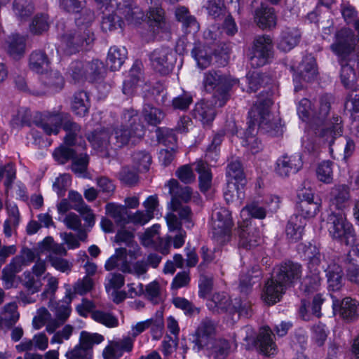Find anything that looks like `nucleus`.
<instances>
[{
  "instance_id": "obj_1",
  "label": "nucleus",
  "mask_w": 359,
  "mask_h": 359,
  "mask_svg": "<svg viewBox=\"0 0 359 359\" xmlns=\"http://www.w3.org/2000/svg\"><path fill=\"white\" fill-rule=\"evenodd\" d=\"M271 104V99L259 98L249 112L250 121L242 144L253 154L259 152L262 149V143L256 137V124L261 130L271 133L273 135L282 132L280 118L278 116H272L270 114L269 108Z\"/></svg>"
},
{
  "instance_id": "obj_2",
  "label": "nucleus",
  "mask_w": 359,
  "mask_h": 359,
  "mask_svg": "<svg viewBox=\"0 0 359 359\" xmlns=\"http://www.w3.org/2000/svg\"><path fill=\"white\" fill-rule=\"evenodd\" d=\"M79 12L81 13L75 20L76 29L62 36V48L67 55L78 52L81 48L90 45L95 39L94 33L90 27L94 20L93 12L85 7Z\"/></svg>"
},
{
  "instance_id": "obj_3",
  "label": "nucleus",
  "mask_w": 359,
  "mask_h": 359,
  "mask_svg": "<svg viewBox=\"0 0 359 359\" xmlns=\"http://www.w3.org/2000/svg\"><path fill=\"white\" fill-rule=\"evenodd\" d=\"M330 104L327 97H322L318 111L313 112L315 123L313 127L315 134L331 147L334 140L341 136L342 126L341 119L339 116H333L328 121L324 120L330 111Z\"/></svg>"
},
{
  "instance_id": "obj_4",
  "label": "nucleus",
  "mask_w": 359,
  "mask_h": 359,
  "mask_svg": "<svg viewBox=\"0 0 359 359\" xmlns=\"http://www.w3.org/2000/svg\"><path fill=\"white\" fill-rule=\"evenodd\" d=\"M216 324L209 318L203 319L197 327L194 335L193 348L197 351L202 349H213L220 355L226 354L229 348L226 340H215Z\"/></svg>"
},
{
  "instance_id": "obj_5",
  "label": "nucleus",
  "mask_w": 359,
  "mask_h": 359,
  "mask_svg": "<svg viewBox=\"0 0 359 359\" xmlns=\"http://www.w3.org/2000/svg\"><path fill=\"white\" fill-rule=\"evenodd\" d=\"M123 123L114 129V144L118 147H122L130 143L134 144L137 140L144 135L143 126L139 121L137 113L133 109H129L123 114Z\"/></svg>"
},
{
  "instance_id": "obj_6",
  "label": "nucleus",
  "mask_w": 359,
  "mask_h": 359,
  "mask_svg": "<svg viewBox=\"0 0 359 359\" xmlns=\"http://www.w3.org/2000/svg\"><path fill=\"white\" fill-rule=\"evenodd\" d=\"M237 83L231 76L222 74L217 71H210L204 74L203 85L206 91L215 90V104L222 107L229 98L228 91Z\"/></svg>"
},
{
  "instance_id": "obj_7",
  "label": "nucleus",
  "mask_w": 359,
  "mask_h": 359,
  "mask_svg": "<svg viewBox=\"0 0 359 359\" xmlns=\"http://www.w3.org/2000/svg\"><path fill=\"white\" fill-rule=\"evenodd\" d=\"M241 337L246 342V348L251 349L258 347L266 355H274L276 353V345L272 339V332L269 327L260 328L257 335L255 330L250 326L243 327L241 331Z\"/></svg>"
},
{
  "instance_id": "obj_8",
  "label": "nucleus",
  "mask_w": 359,
  "mask_h": 359,
  "mask_svg": "<svg viewBox=\"0 0 359 359\" xmlns=\"http://www.w3.org/2000/svg\"><path fill=\"white\" fill-rule=\"evenodd\" d=\"M325 228L333 239L344 243L346 245L352 243L355 240L353 227L341 212L332 211L326 219Z\"/></svg>"
},
{
  "instance_id": "obj_9",
  "label": "nucleus",
  "mask_w": 359,
  "mask_h": 359,
  "mask_svg": "<svg viewBox=\"0 0 359 359\" xmlns=\"http://www.w3.org/2000/svg\"><path fill=\"white\" fill-rule=\"evenodd\" d=\"M233 222L229 210L215 207L212 213V229L215 241L224 244L230 241Z\"/></svg>"
},
{
  "instance_id": "obj_10",
  "label": "nucleus",
  "mask_w": 359,
  "mask_h": 359,
  "mask_svg": "<svg viewBox=\"0 0 359 359\" xmlns=\"http://www.w3.org/2000/svg\"><path fill=\"white\" fill-rule=\"evenodd\" d=\"M64 130L67 132L65 137V146H60L53 152V156L55 161L59 163L64 164L70 159H73L76 155V151L69 147L77 143L78 138L80 137L81 128L76 123L67 121L64 123Z\"/></svg>"
},
{
  "instance_id": "obj_11",
  "label": "nucleus",
  "mask_w": 359,
  "mask_h": 359,
  "mask_svg": "<svg viewBox=\"0 0 359 359\" xmlns=\"http://www.w3.org/2000/svg\"><path fill=\"white\" fill-rule=\"evenodd\" d=\"M306 254L309 259V269L312 274L306 277L303 285L305 292L311 293L317 291L320 286L321 278L319 273L322 264L321 255L315 246H310L306 250Z\"/></svg>"
},
{
  "instance_id": "obj_12",
  "label": "nucleus",
  "mask_w": 359,
  "mask_h": 359,
  "mask_svg": "<svg viewBox=\"0 0 359 359\" xmlns=\"http://www.w3.org/2000/svg\"><path fill=\"white\" fill-rule=\"evenodd\" d=\"M273 41L269 35L257 36L253 42L250 64L253 67L266 65L273 55Z\"/></svg>"
},
{
  "instance_id": "obj_13",
  "label": "nucleus",
  "mask_w": 359,
  "mask_h": 359,
  "mask_svg": "<svg viewBox=\"0 0 359 359\" xmlns=\"http://www.w3.org/2000/svg\"><path fill=\"white\" fill-rule=\"evenodd\" d=\"M356 38L349 29H342L335 35V40L331 45V50L339 57L346 59L355 49Z\"/></svg>"
},
{
  "instance_id": "obj_14",
  "label": "nucleus",
  "mask_w": 359,
  "mask_h": 359,
  "mask_svg": "<svg viewBox=\"0 0 359 359\" xmlns=\"http://www.w3.org/2000/svg\"><path fill=\"white\" fill-rule=\"evenodd\" d=\"M150 61L153 69L162 75L168 74L173 68V57L168 48L155 49L150 55Z\"/></svg>"
},
{
  "instance_id": "obj_15",
  "label": "nucleus",
  "mask_w": 359,
  "mask_h": 359,
  "mask_svg": "<svg viewBox=\"0 0 359 359\" xmlns=\"http://www.w3.org/2000/svg\"><path fill=\"white\" fill-rule=\"evenodd\" d=\"M275 277L286 287L292 286L302 276V266L291 262H285L278 266Z\"/></svg>"
},
{
  "instance_id": "obj_16",
  "label": "nucleus",
  "mask_w": 359,
  "mask_h": 359,
  "mask_svg": "<svg viewBox=\"0 0 359 359\" xmlns=\"http://www.w3.org/2000/svg\"><path fill=\"white\" fill-rule=\"evenodd\" d=\"M133 349L132 340L125 338L108 341L107 345L102 351L104 359H120L125 352L130 353Z\"/></svg>"
},
{
  "instance_id": "obj_17",
  "label": "nucleus",
  "mask_w": 359,
  "mask_h": 359,
  "mask_svg": "<svg viewBox=\"0 0 359 359\" xmlns=\"http://www.w3.org/2000/svg\"><path fill=\"white\" fill-rule=\"evenodd\" d=\"M62 116L58 111H47L42 114L40 118L36 119V126L43 130L48 135H57L60 130Z\"/></svg>"
},
{
  "instance_id": "obj_18",
  "label": "nucleus",
  "mask_w": 359,
  "mask_h": 359,
  "mask_svg": "<svg viewBox=\"0 0 359 359\" xmlns=\"http://www.w3.org/2000/svg\"><path fill=\"white\" fill-rule=\"evenodd\" d=\"M276 172L282 177H287L297 172L302 167L303 162L299 154L283 155L276 163Z\"/></svg>"
},
{
  "instance_id": "obj_19",
  "label": "nucleus",
  "mask_w": 359,
  "mask_h": 359,
  "mask_svg": "<svg viewBox=\"0 0 359 359\" xmlns=\"http://www.w3.org/2000/svg\"><path fill=\"white\" fill-rule=\"evenodd\" d=\"M333 307L344 320H353L359 316V303L350 297L341 302L333 299Z\"/></svg>"
},
{
  "instance_id": "obj_20",
  "label": "nucleus",
  "mask_w": 359,
  "mask_h": 359,
  "mask_svg": "<svg viewBox=\"0 0 359 359\" xmlns=\"http://www.w3.org/2000/svg\"><path fill=\"white\" fill-rule=\"evenodd\" d=\"M286 288L285 285L278 281L274 276L266 282L262 294V299L269 305L274 304L280 300Z\"/></svg>"
},
{
  "instance_id": "obj_21",
  "label": "nucleus",
  "mask_w": 359,
  "mask_h": 359,
  "mask_svg": "<svg viewBox=\"0 0 359 359\" xmlns=\"http://www.w3.org/2000/svg\"><path fill=\"white\" fill-rule=\"evenodd\" d=\"M166 186L169 188V194L172 196L170 204L172 211H175L179 209L180 203L178 198H180L184 202H187L191 198V190L190 187H180L179 183L176 180H170L166 184Z\"/></svg>"
},
{
  "instance_id": "obj_22",
  "label": "nucleus",
  "mask_w": 359,
  "mask_h": 359,
  "mask_svg": "<svg viewBox=\"0 0 359 359\" xmlns=\"http://www.w3.org/2000/svg\"><path fill=\"white\" fill-rule=\"evenodd\" d=\"M239 229V245L244 248H251L259 245L260 243L259 231L250 225L246 227V224L238 222Z\"/></svg>"
},
{
  "instance_id": "obj_23",
  "label": "nucleus",
  "mask_w": 359,
  "mask_h": 359,
  "mask_svg": "<svg viewBox=\"0 0 359 359\" xmlns=\"http://www.w3.org/2000/svg\"><path fill=\"white\" fill-rule=\"evenodd\" d=\"M351 198L349 188L346 184L334 186L330 191V205L335 209L342 211L348 207Z\"/></svg>"
},
{
  "instance_id": "obj_24",
  "label": "nucleus",
  "mask_w": 359,
  "mask_h": 359,
  "mask_svg": "<svg viewBox=\"0 0 359 359\" xmlns=\"http://www.w3.org/2000/svg\"><path fill=\"white\" fill-rule=\"evenodd\" d=\"M148 18L154 32L157 34L164 32L170 28L169 23L165 17L164 11L158 4L149 8Z\"/></svg>"
},
{
  "instance_id": "obj_25",
  "label": "nucleus",
  "mask_w": 359,
  "mask_h": 359,
  "mask_svg": "<svg viewBox=\"0 0 359 359\" xmlns=\"http://www.w3.org/2000/svg\"><path fill=\"white\" fill-rule=\"evenodd\" d=\"M324 260L321 268L324 269L327 278L328 289L332 291H338L342 287V270L341 267L332 262L329 264Z\"/></svg>"
},
{
  "instance_id": "obj_26",
  "label": "nucleus",
  "mask_w": 359,
  "mask_h": 359,
  "mask_svg": "<svg viewBox=\"0 0 359 359\" xmlns=\"http://www.w3.org/2000/svg\"><path fill=\"white\" fill-rule=\"evenodd\" d=\"M104 268L107 271H111L117 268L124 273H131V267L128 260H127L126 249H117L115 255L107 260Z\"/></svg>"
},
{
  "instance_id": "obj_27",
  "label": "nucleus",
  "mask_w": 359,
  "mask_h": 359,
  "mask_svg": "<svg viewBox=\"0 0 359 359\" xmlns=\"http://www.w3.org/2000/svg\"><path fill=\"white\" fill-rule=\"evenodd\" d=\"M301 34L296 28L284 29L278 41V48L283 52H288L294 48L299 42Z\"/></svg>"
},
{
  "instance_id": "obj_28",
  "label": "nucleus",
  "mask_w": 359,
  "mask_h": 359,
  "mask_svg": "<svg viewBox=\"0 0 359 359\" xmlns=\"http://www.w3.org/2000/svg\"><path fill=\"white\" fill-rule=\"evenodd\" d=\"M72 301V293L71 290H67L62 300L59 302H50L49 307L56 316V318L64 323L69 316L71 313L70 304Z\"/></svg>"
},
{
  "instance_id": "obj_29",
  "label": "nucleus",
  "mask_w": 359,
  "mask_h": 359,
  "mask_svg": "<svg viewBox=\"0 0 359 359\" xmlns=\"http://www.w3.org/2000/svg\"><path fill=\"white\" fill-rule=\"evenodd\" d=\"M245 187L239 183L228 181L226 187L224 191V197L226 203H234L240 206L245 198Z\"/></svg>"
},
{
  "instance_id": "obj_30",
  "label": "nucleus",
  "mask_w": 359,
  "mask_h": 359,
  "mask_svg": "<svg viewBox=\"0 0 359 359\" xmlns=\"http://www.w3.org/2000/svg\"><path fill=\"white\" fill-rule=\"evenodd\" d=\"M317 75L316 63L313 57H306L298 67V72L294 75L295 82L302 79L309 82L313 81Z\"/></svg>"
},
{
  "instance_id": "obj_31",
  "label": "nucleus",
  "mask_w": 359,
  "mask_h": 359,
  "mask_svg": "<svg viewBox=\"0 0 359 359\" xmlns=\"http://www.w3.org/2000/svg\"><path fill=\"white\" fill-rule=\"evenodd\" d=\"M50 60L42 50L33 51L29 56V67L37 74H45L50 68Z\"/></svg>"
},
{
  "instance_id": "obj_32",
  "label": "nucleus",
  "mask_w": 359,
  "mask_h": 359,
  "mask_svg": "<svg viewBox=\"0 0 359 359\" xmlns=\"http://www.w3.org/2000/svg\"><path fill=\"white\" fill-rule=\"evenodd\" d=\"M110 133L106 129L95 130L87 137L93 148L98 152H104L110 146Z\"/></svg>"
},
{
  "instance_id": "obj_33",
  "label": "nucleus",
  "mask_w": 359,
  "mask_h": 359,
  "mask_svg": "<svg viewBox=\"0 0 359 359\" xmlns=\"http://www.w3.org/2000/svg\"><path fill=\"white\" fill-rule=\"evenodd\" d=\"M118 11L125 20L131 25L140 23L144 16L142 10L133 2L124 4Z\"/></svg>"
},
{
  "instance_id": "obj_34",
  "label": "nucleus",
  "mask_w": 359,
  "mask_h": 359,
  "mask_svg": "<svg viewBox=\"0 0 359 359\" xmlns=\"http://www.w3.org/2000/svg\"><path fill=\"white\" fill-rule=\"evenodd\" d=\"M127 50L125 47L112 46L108 52L107 65L111 71L118 70L127 57Z\"/></svg>"
},
{
  "instance_id": "obj_35",
  "label": "nucleus",
  "mask_w": 359,
  "mask_h": 359,
  "mask_svg": "<svg viewBox=\"0 0 359 359\" xmlns=\"http://www.w3.org/2000/svg\"><path fill=\"white\" fill-rule=\"evenodd\" d=\"M90 107L89 97L86 92L80 90L75 93L71 102L72 111L77 116H84Z\"/></svg>"
},
{
  "instance_id": "obj_36",
  "label": "nucleus",
  "mask_w": 359,
  "mask_h": 359,
  "mask_svg": "<svg viewBox=\"0 0 359 359\" xmlns=\"http://www.w3.org/2000/svg\"><path fill=\"white\" fill-rule=\"evenodd\" d=\"M306 221L298 215H293L286 226V236L289 240L296 242L302 237Z\"/></svg>"
},
{
  "instance_id": "obj_37",
  "label": "nucleus",
  "mask_w": 359,
  "mask_h": 359,
  "mask_svg": "<svg viewBox=\"0 0 359 359\" xmlns=\"http://www.w3.org/2000/svg\"><path fill=\"white\" fill-rule=\"evenodd\" d=\"M194 114L205 125L209 124L214 120L216 112L212 102L202 101L196 104Z\"/></svg>"
},
{
  "instance_id": "obj_38",
  "label": "nucleus",
  "mask_w": 359,
  "mask_h": 359,
  "mask_svg": "<svg viewBox=\"0 0 359 359\" xmlns=\"http://www.w3.org/2000/svg\"><path fill=\"white\" fill-rule=\"evenodd\" d=\"M7 50L13 59H19L22 57L25 52L26 38L19 34L10 36L7 41Z\"/></svg>"
},
{
  "instance_id": "obj_39",
  "label": "nucleus",
  "mask_w": 359,
  "mask_h": 359,
  "mask_svg": "<svg viewBox=\"0 0 359 359\" xmlns=\"http://www.w3.org/2000/svg\"><path fill=\"white\" fill-rule=\"evenodd\" d=\"M241 222L246 224V227L250 225L251 218L262 219L266 217V210L257 202H252L246 205L241 211Z\"/></svg>"
},
{
  "instance_id": "obj_40",
  "label": "nucleus",
  "mask_w": 359,
  "mask_h": 359,
  "mask_svg": "<svg viewBox=\"0 0 359 359\" xmlns=\"http://www.w3.org/2000/svg\"><path fill=\"white\" fill-rule=\"evenodd\" d=\"M105 209L106 213L114 219L118 226L124 227L129 223V213L126 206L108 203Z\"/></svg>"
},
{
  "instance_id": "obj_41",
  "label": "nucleus",
  "mask_w": 359,
  "mask_h": 359,
  "mask_svg": "<svg viewBox=\"0 0 359 359\" xmlns=\"http://www.w3.org/2000/svg\"><path fill=\"white\" fill-rule=\"evenodd\" d=\"M6 210L8 218L4 223V233L7 237H11L13 230L17 228L20 221L19 210L15 204H7Z\"/></svg>"
},
{
  "instance_id": "obj_42",
  "label": "nucleus",
  "mask_w": 359,
  "mask_h": 359,
  "mask_svg": "<svg viewBox=\"0 0 359 359\" xmlns=\"http://www.w3.org/2000/svg\"><path fill=\"white\" fill-rule=\"evenodd\" d=\"M255 21L262 29L275 27L276 17L274 11L271 8L261 7L256 11Z\"/></svg>"
},
{
  "instance_id": "obj_43",
  "label": "nucleus",
  "mask_w": 359,
  "mask_h": 359,
  "mask_svg": "<svg viewBox=\"0 0 359 359\" xmlns=\"http://www.w3.org/2000/svg\"><path fill=\"white\" fill-rule=\"evenodd\" d=\"M0 316L4 321L6 328H11L20 318L17 304L15 302L5 304L1 310Z\"/></svg>"
},
{
  "instance_id": "obj_44",
  "label": "nucleus",
  "mask_w": 359,
  "mask_h": 359,
  "mask_svg": "<svg viewBox=\"0 0 359 359\" xmlns=\"http://www.w3.org/2000/svg\"><path fill=\"white\" fill-rule=\"evenodd\" d=\"M196 170L199 174V187L203 192L207 191L212 184V173L208 165L203 161L196 163Z\"/></svg>"
},
{
  "instance_id": "obj_45",
  "label": "nucleus",
  "mask_w": 359,
  "mask_h": 359,
  "mask_svg": "<svg viewBox=\"0 0 359 359\" xmlns=\"http://www.w3.org/2000/svg\"><path fill=\"white\" fill-rule=\"evenodd\" d=\"M43 82L52 92H59L65 86V79L58 71L45 73Z\"/></svg>"
},
{
  "instance_id": "obj_46",
  "label": "nucleus",
  "mask_w": 359,
  "mask_h": 359,
  "mask_svg": "<svg viewBox=\"0 0 359 359\" xmlns=\"http://www.w3.org/2000/svg\"><path fill=\"white\" fill-rule=\"evenodd\" d=\"M90 316L95 322L109 328H114L118 325V318L111 313L102 310H94L91 312Z\"/></svg>"
},
{
  "instance_id": "obj_47",
  "label": "nucleus",
  "mask_w": 359,
  "mask_h": 359,
  "mask_svg": "<svg viewBox=\"0 0 359 359\" xmlns=\"http://www.w3.org/2000/svg\"><path fill=\"white\" fill-rule=\"evenodd\" d=\"M13 10L15 15L22 20L32 14L34 8L32 0H15Z\"/></svg>"
},
{
  "instance_id": "obj_48",
  "label": "nucleus",
  "mask_w": 359,
  "mask_h": 359,
  "mask_svg": "<svg viewBox=\"0 0 359 359\" xmlns=\"http://www.w3.org/2000/svg\"><path fill=\"white\" fill-rule=\"evenodd\" d=\"M339 62L341 65V81L346 88H351L353 86V81L355 77L353 67L350 65L346 58L339 60Z\"/></svg>"
},
{
  "instance_id": "obj_49",
  "label": "nucleus",
  "mask_w": 359,
  "mask_h": 359,
  "mask_svg": "<svg viewBox=\"0 0 359 359\" xmlns=\"http://www.w3.org/2000/svg\"><path fill=\"white\" fill-rule=\"evenodd\" d=\"M228 181L246 185L247 180L244 175L241 164L239 161L231 162L227 168Z\"/></svg>"
},
{
  "instance_id": "obj_50",
  "label": "nucleus",
  "mask_w": 359,
  "mask_h": 359,
  "mask_svg": "<svg viewBox=\"0 0 359 359\" xmlns=\"http://www.w3.org/2000/svg\"><path fill=\"white\" fill-rule=\"evenodd\" d=\"M320 207V203H310L306 201H299L297 205V210L299 213V217L305 221L306 219L314 217L319 211Z\"/></svg>"
},
{
  "instance_id": "obj_51",
  "label": "nucleus",
  "mask_w": 359,
  "mask_h": 359,
  "mask_svg": "<svg viewBox=\"0 0 359 359\" xmlns=\"http://www.w3.org/2000/svg\"><path fill=\"white\" fill-rule=\"evenodd\" d=\"M43 248L48 252L47 256L55 257L65 256L67 250L61 243H55L51 237L46 238L42 242Z\"/></svg>"
},
{
  "instance_id": "obj_52",
  "label": "nucleus",
  "mask_w": 359,
  "mask_h": 359,
  "mask_svg": "<svg viewBox=\"0 0 359 359\" xmlns=\"http://www.w3.org/2000/svg\"><path fill=\"white\" fill-rule=\"evenodd\" d=\"M317 178L325 184H331L333 182L332 163L329 161L320 163L316 170Z\"/></svg>"
},
{
  "instance_id": "obj_53",
  "label": "nucleus",
  "mask_w": 359,
  "mask_h": 359,
  "mask_svg": "<svg viewBox=\"0 0 359 359\" xmlns=\"http://www.w3.org/2000/svg\"><path fill=\"white\" fill-rule=\"evenodd\" d=\"M31 122L30 111L25 107L19 108L13 114L11 121L12 127L19 128L25 126H29Z\"/></svg>"
},
{
  "instance_id": "obj_54",
  "label": "nucleus",
  "mask_w": 359,
  "mask_h": 359,
  "mask_svg": "<svg viewBox=\"0 0 359 359\" xmlns=\"http://www.w3.org/2000/svg\"><path fill=\"white\" fill-rule=\"evenodd\" d=\"M132 159L133 165L140 172L147 171L151 163V157L149 154L142 151L135 152Z\"/></svg>"
},
{
  "instance_id": "obj_55",
  "label": "nucleus",
  "mask_w": 359,
  "mask_h": 359,
  "mask_svg": "<svg viewBox=\"0 0 359 359\" xmlns=\"http://www.w3.org/2000/svg\"><path fill=\"white\" fill-rule=\"evenodd\" d=\"M104 341V337L98 333H89L83 331L80 335L79 344L88 351L91 349L94 344H99Z\"/></svg>"
},
{
  "instance_id": "obj_56",
  "label": "nucleus",
  "mask_w": 359,
  "mask_h": 359,
  "mask_svg": "<svg viewBox=\"0 0 359 359\" xmlns=\"http://www.w3.org/2000/svg\"><path fill=\"white\" fill-rule=\"evenodd\" d=\"M143 115L147 123L154 126L160 123L164 117V114L161 109L154 107L150 104L144 105Z\"/></svg>"
},
{
  "instance_id": "obj_57",
  "label": "nucleus",
  "mask_w": 359,
  "mask_h": 359,
  "mask_svg": "<svg viewBox=\"0 0 359 359\" xmlns=\"http://www.w3.org/2000/svg\"><path fill=\"white\" fill-rule=\"evenodd\" d=\"M198 66L201 69L207 68L211 63V50L208 51L203 47L196 46L192 50Z\"/></svg>"
},
{
  "instance_id": "obj_58",
  "label": "nucleus",
  "mask_w": 359,
  "mask_h": 359,
  "mask_svg": "<svg viewBox=\"0 0 359 359\" xmlns=\"http://www.w3.org/2000/svg\"><path fill=\"white\" fill-rule=\"evenodd\" d=\"M144 294L153 304H158L163 301V289L156 281L147 285Z\"/></svg>"
},
{
  "instance_id": "obj_59",
  "label": "nucleus",
  "mask_w": 359,
  "mask_h": 359,
  "mask_svg": "<svg viewBox=\"0 0 359 359\" xmlns=\"http://www.w3.org/2000/svg\"><path fill=\"white\" fill-rule=\"evenodd\" d=\"M88 164V156L86 154L76 155L72 159V170L78 176L85 175Z\"/></svg>"
},
{
  "instance_id": "obj_60",
  "label": "nucleus",
  "mask_w": 359,
  "mask_h": 359,
  "mask_svg": "<svg viewBox=\"0 0 359 359\" xmlns=\"http://www.w3.org/2000/svg\"><path fill=\"white\" fill-rule=\"evenodd\" d=\"M124 285V277L120 273H111L108 274L105 280V289L109 292L111 290L116 291Z\"/></svg>"
},
{
  "instance_id": "obj_61",
  "label": "nucleus",
  "mask_w": 359,
  "mask_h": 359,
  "mask_svg": "<svg viewBox=\"0 0 359 359\" xmlns=\"http://www.w3.org/2000/svg\"><path fill=\"white\" fill-rule=\"evenodd\" d=\"M48 262L50 265L62 273H69L72 268V264L67 259L62 258V257H55L52 256H46Z\"/></svg>"
},
{
  "instance_id": "obj_62",
  "label": "nucleus",
  "mask_w": 359,
  "mask_h": 359,
  "mask_svg": "<svg viewBox=\"0 0 359 359\" xmlns=\"http://www.w3.org/2000/svg\"><path fill=\"white\" fill-rule=\"evenodd\" d=\"M123 22L120 21V18L115 14H110L103 18L101 28L105 32H111L117 28H122Z\"/></svg>"
},
{
  "instance_id": "obj_63",
  "label": "nucleus",
  "mask_w": 359,
  "mask_h": 359,
  "mask_svg": "<svg viewBox=\"0 0 359 359\" xmlns=\"http://www.w3.org/2000/svg\"><path fill=\"white\" fill-rule=\"evenodd\" d=\"M94 285L93 279L86 276L81 279H79L74 285V292L80 295L85 294L90 292Z\"/></svg>"
},
{
  "instance_id": "obj_64",
  "label": "nucleus",
  "mask_w": 359,
  "mask_h": 359,
  "mask_svg": "<svg viewBox=\"0 0 359 359\" xmlns=\"http://www.w3.org/2000/svg\"><path fill=\"white\" fill-rule=\"evenodd\" d=\"M48 18L45 15H37L30 25V31L34 34H41L48 29Z\"/></svg>"
}]
</instances>
